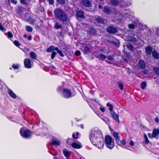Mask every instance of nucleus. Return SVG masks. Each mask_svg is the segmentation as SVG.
<instances>
[{
	"mask_svg": "<svg viewBox=\"0 0 159 159\" xmlns=\"http://www.w3.org/2000/svg\"><path fill=\"white\" fill-rule=\"evenodd\" d=\"M89 139L92 143H96L98 141L103 140V136L101 131L97 128L92 129L89 134Z\"/></svg>",
	"mask_w": 159,
	"mask_h": 159,
	"instance_id": "1",
	"label": "nucleus"
},
{
	"mask_svg": "<svg viewBox=\"0 0 159 159\" xmlns=\"http://www.w3.org/2000/svg\"><path fill=\"white\" fill-rule=\"evenodd\" d=\"M55 17L61 21H66L68 15L62 9L60 8L56 9L54 11Z\"/></svg>",
	"mask_w": 159,
	"mask_h": 159,
	"instance_id": "2",
	"label": "nucleus"
},
{
	"mask_svg": "<svg viewBox=\"0 0 159 159\" xmlns=\"http://www.w3.org/2000/svg\"><path fill=\"white\" fill-rule=\"evenodd\" d=\"M105 141L107 147L110 149H112L114 146V139L109 135L105 136Z\"/></svg>",
	"mask_w": 159,
	"mask_h": 159,
	"instance_id": "3",
	"label": "nucleus"
},
{
	"mask_svg": "<svg viewBox=\"0 0 159 159\" xmlns=\"http://www.w3.org/2000/svg\"><path fill=\"white\" fill-rule=\"evenodd\" d=\"M20 132L21 135L25 138H29L32 135V133L30 130L24 128H21Z\"/></svg>",
	"mask_w": 159,
	"mask_h": 159,
	"instance_id": "4",
	"label": "nucleus"
},
{
	"mask_svg": "<svg viewBox=\"0 0 159 159\" xmlns=\"http://www.w3.org/2000/svg\"><path fill=\"white\" fill-rule=\"evenodd\" d=\"M24 65L25 67L28 69L31 68L33 66V65L31 64L30 60L29 58L24 59Z\"/></svg>",
	"mask_w": 159,
	"mask_h": 159,
	"instance_id": "5",
	"label": "nucleus"
},
{
	"mask_svg": "<svg viewBox=\"0 0 159 159\" xmlns=\"http://www.w3.org/2000/svg\"><path fill=\"white\" fill-rule=\"evenodd\" d=\"M138 39L139 38L138 36L136 35L133 34H131V36H128L127 39V40L134 42H137Z\"/></svg>",
	"mask_w": 159,
	"mask_h": 159,
	"instance_id": "6",
	"label": "nucleus"
},
{
	"mask_svg": "<svg viewBox=\"0 0 159 159\" xmlns=\"http://www.w3.org/2000/svg\"><path fill=\"white\" fill-rule=\"evenodd\" d=\"M103 140H100L99 141H98L97 143H92L99 149L102 148L104 146V143L103 142Z\"/></svg>",
	"mask_w": 159,
	"mask_h": 159,
	"instance_id": "7",
	"label": "nucleus"
},
{
	"mask_svg": "<svg viewBox=\"0 0 159 159\" xmlns=\"http://www.w3.org/2000/svg\"><path fill=\"white\" fill-rule=\"evenodd\" d=\"M63 96L65 98H68L71 96V92L68 89H63Z\"/></svg>",
	"mask_w": 159,
	"mask_h": 159,
	"instance_id": "8",
	"label": "nucleus"
},
{
	"mask_svg": "<svg viewBox=\"0 0 159 159\" xmlns=\"http://www.w3.org/2000/svg\"><path fill=\"white\" fill-rule=\"evenodd\" d=\"M110 113L112 117L115 120L117 123H119L120 122V120L119 116L114 111L111 112Z\"/></svg>",
	"mask_w": 159,
	"mask_h": 159,
	"instance_id": "9",
	"label": "nucleus"
},
{
	"mask_svg": "<svg viewBox=\"0 0 159 159\" xmlns=\"http://www.w3.org/2000/svg\"><path fill=\"white\" fill-rule=\"evenodd\" d=\"M81 3L83 5L86 7H89L91 5L90 2L88 0H82Z\"/></svg>",
	"mask_w": 159,
	"mask_h": 159,
	"instance_id": "10",
	"label": "nucleus"
},
{
	"mask_svg": "<svg viewBox=\"0 0 159 159\" xmlns=\"http://www.w3.org/2000/svg\"><path fill=\"white\" fill-rule=\"evenodd\" d=\"M52 143L53 144L59 146L60 144V142L57 138L55 137H53L52 139Z\"/></svg>",
	"mask_w": 159,
	"mask_h": 159,
	"instance_id": "11",
	"label": "nucleus"
},
{
	"mask_svg": "<svg viewBox=\"0 0 159 159\" xmlns=\"http://www.w3.org/2000/svg\"><path fill=\"white\" fill-rule=\"evenodd\" d=\"M8 93L10 96L13 98L15 99L16 98V95L11 89H8Z\"/></svg>",
	"mask_w": 159,
	"mask_h": 159,
	"instance_id": "12",
	"label": "nucleus"
},
{
	"mask_svg": "<svg viewBox=\"0 0 159 159\" xmlns=\"http://www.w3.org/2000/svg\"><path fill=\"white\" fill-rule=\"evenodd\" d=\"M107 31L110 33H115L116 32V30L114 27L110 26L107 28Z\"/></svg>",
	"mask_w": 159,
	"mask_h": 159,
	"instance_id": "13",
	"label": "nucleus"
},
{
	"mask_svg": "<svg viewBox=\"0 0 159 159\" xmlns=\"http://www.w3.org/2000/svg\"><path fill=\"white\" fill-rule=\"evenodd\" d=\"M72 146L75 148H81V144L80 143H74L71 144Z\"/></svg>",
	"mask_w": 159,
	"mask_h": 159,
	"instance_id": "14",
	"label": "nucleus"
},
{
	"mask_svg": "<svg viewBox=\"0 0 159 159\" xmlns=\"http://www.w3.org/2000/svg\"><path fill=\"white\" fill-rule=\"evenodd\" d=\"M139 66L140 67L143 69L145 68L146 66L144 62L142 60H140L139 63Z\"/></svg>",
	"mask_w": 159,
	"mask_h": 159,
	"instance_id": "15",
	"label": "nucleus"
},
{
	"mask_svg": "<svg viewBox=\"0 0 159 159\" xmlns=\"http://www.w3.org/2000/svg\"><path fill=\"white\" fill-rule=\"evenodd\" d=\"M88 33L89 34L93 35L96 33V31L95 29L93 28H90L88 30Z\"/></svg>",
	"mask_w": 159,
	"mask_h": 159,
	"instance_id": "16",
	"label": "nucleus"
},
{
	"mask_svg": "<svg viewBox=\"0 0 159 159\" xmlns=\"http://www.w3.org/2000/svg\"><path fill=\"white\" fill-rule=\"evenodd\" d=\"M76 14L77 16L80 18H82L84 17V13L82 11H77L76 12Z\"/></svg>",
	"mask_w": 159,
	"mask_h": 159,
	"instance_id": "17",
	"label": "nucleus"
},
{
	"mask_svg": "<svg viewBox=\"0 0 159 159\" xmlns=\"http://www.w3.org/2000/svg\"><path fill=\"white\" fill-rule=\"evenodd\" d=\"M145 50L146 53L147 55H150L152 51V48L150 46H148L146 48Z\"/></svg>",
	"mask_w": 159,
	"mask_h": 159,
	"instance_id": "18",
	"label": "nucleus"
},
{
	"mask_svg": "<svg viewBox=\"0 0 159 159\" xmlns=\"http://www.w3.org/2000/svg\"><path fill=\"white\" fill-rule=\"evenodd\" d=\"M152 134L154 137H155L156 136L158 135L159 134V129H154L153 130Z\"/></svg>",
	"mask_w": 159,
	"mask_h": 159,
	"instance_id": "19",
	"label": "nucleus"
},
{
	"mask_svg": "<svg viewBox=\"0 0 159 159\" xmlns=\"http://www.w3.org/2000/svg\"><path fill=\"white\" fill-rule=\"evenodd\" d=\"M30 55L31 57L34 59H36L37 55L36 53L33 52H30Z\"/></svg>",
	"mask_w": 159,
	"mask_h": 159,
	"instance_id": "20",
	"label": "nucleus"
},
{
	"mask_svg": "<svg viewBox=\"0 0 159 159\" xmlns=\"http://www.w3.org/2000/svg\"><path fill=\"white\" fill-rule=\"evenodd\" d=\"M56 47L54 46H50L47 49V52H51L52 51L55 50Z\"/></svg>",
	"mask_w": 159,
	"mask_h": 159,
	"instance_id": "21",
	"label": "nucleus"
},
{
	"mask_svg": "<svg viewBox=\"0 0 159 159\" xmlns=\"http://www.w3.org/2000/svg\"><path fill=\"white\" fill-rule=\"evenodd\" d=\"M152 55L155 59H158L159 58V54L155 51L152 52Z\"/></svg>",
	"mask_w": 159,
	"mask_h": 159,
	"instance_id": "22",
	"label": "nucleus"
},
{
	"mask_svg": "<svg viewBox=\"0 0 159 159\" xmlns=\"http://www.w3.org/2000/svg\"><path fill=\"white\" fill-rule=\"evenodd\" d=\"M111 4L113 6H116L120 3L118 0H111Z\"/></svg>",
	"mask_w": 159,
	"mask_h": 159,
	"instance_id": "23",
	"label": "nucleus"
},
{
	"mask_svg": "<svg viewBox=\"0 0 159 159\" xmlns=\"http://www.w3.org/2000/svg\"><path fill=\"white\" fill-rule=\"evenodd\" d=\"M103 11L107 14H109L111 12V10L108 7H105L103 8Z\"/></svg>",
	"mask_w": 159,
	"mask_h": 159,
	"instance_id": "24",
	"label": "nucleus"
},
{
	"mask_svg": "<svg viewBox=\"0 0 159 159\" xmlns=\"http://www.w3.org/2000/svg\"><path fill=\"white\" fill-rule=\"evenodd\" d=\"M98 23L103 24L104 22V20L100 17H98L96 19Z\"/></svg>",
	"mask_w": 159,
	"mask_h": 159,
	"instance_id": "25",
	"label": "nucleus"
},
{
	"mask_svg": "<svg viewBox=\"0 0 159 159\" xmlns=\"http://www.w3.org/2000/svg\"><path fill=\"white\" fill-rule=\"evenodd\" d=\"M84 52L85 54H87L89 51L90 49L88 47L84 46Z\"/></svg>",
	"mask_w": 159,
	"mask_h": 159,
	"instance_id": "26",
	"label": "nucleus"
},
{
	"mask_svg": "<svg viewBox=\"0 0 159 159\" xmlns=\"http://www.w3.org/2000/svg\"><path fill=\"white\" fill-rule=\"evenodd\" d=\"M63 152L64 155L66 157H68L70 155V152L66 149L64 150Z\"/></svg>",
	"mask_w": 159,
	"mask_h": 159,
	"instance_id": "27",
	"label": "nucleus"
},
{
	"mask_svg": "<svg viewBox=\"0 0 159 159\" xmlns=\"http://www.w3.org/2000/svg\"><path fill=\"white\" fill-rule=\"evenodd\" d=\"M113 135L114 137L118 140V141L120 139V137L119 135L118 134L117 132H114L113 133Z\"/></svg>",
	"mask_w": 159,
	"mask_h": 159,
	"instance_id": "28",
	"label": "nucleus"
},
{
	"mask_svg": "<svg viewBox=\"0 0 159 159\" xmlns=\"http://www.w3.org/2000/svg\"><path fill=\"white\" fill-rule=\"evenodd\" d=\"M120 4L122 6H130L131 5V3L130 2H128L127 3H125V2H124L123 1H121L120 2Z\"/></svg>",
	"mask_w": 159,
	"mask_h": 159,
	"instance_id": "29",
	"label": "nucleus"
},
{
	"mask_svg": "<svg viewBox=\"0 0 159 159\" xmlns=\"http://www.w3.org/2000/svg\"><path fill=\"white\" fill-rule=\"evenodd\" d=\"M55 51H57V53L60 54L61 56L63 57L64 55L62 53V52L57 47H56Z\"/></svg>",
	"mask_w": 159,
	"mask_h": 159,
	"instance_id": "30",
	"label": "nucleus"
},
{
	"mask_svg": "<svg viewBox=\"0 0 159 159\" xmlns=\"http://www.w3.org/2000/svg\"><path fill=\"white\" fill-rule=\"evenodd\" d=\"M107 107H109V109L110 111V112L111 111H112L113 109V106L111 104H110L109 103H108L107 104Z\"/></svg>",
	"mask_w": 159,
	"mask_h": 159,
	"instance_id": "31",
	"label": "nucleus"
},
{
	"mask_svg": "<svg viewBox=\"0 0 159 159\" xmlns=\"http://www.w3.org/2000/svg\"><path fill=\"white\" fill-rule=\"evenodd\" d=\"M98 57L99 58H103V59H106L107 58V57L106 56L103 55L102 53H100L98 54Z\"/></svg>",
	"mask_w": 159,
	"mask_h": 159,
	"instance_id": "32",
	"label": "nucleus"
},
{
	"mask_svg": "<svg viewBox=\"0 0 159 159\" xmlns=\"http://www.w3.org/2000/svg\"><path fill=\"white\" fill-rule=\"evenodd\" d=\"M126 47L130 50L132 51L133 50V46L131 44L129 43L127 44L126 45Z\"/></svg>",
	"mask_w": 159,
	"mask_h": 159,
	"instance_id": "33",
	"label": "nucleus"
},
{
	"mask_svg": "<svg viewBox=\"0 0 159 159\" xmlns=\"http://www.w3.org/2000/svg\"><path fill=\"white\" fill-rule=\"evenodd\" d=\"M20 66L18 64H13L12 66V67L13 68L15 69H17L20 67Z\"/></svg>",
	"mask_w": 159,
	"mask_h": 159,
	"instance_id": "34",
	"label": "nucleus"
},
{
	"mask_svg": "<svg viewBox=\"0 0 159 159\" xmlns=\"http://www.w3.org/2000/svg\"><path fill=\"white\" fill-rule=\"evenodd\" d=\"M26 29L27 31L30 32H31L33 30V29L30 26H26Z\"/></svg>",
	"mask_w": 159,
	"mask_h": 159,
	"instance_id": "35",
	"label": "nucleus"
},
{
	"mask_svg": "<svg viewBox=\"0 0 159 159\" xmlns=\"http://www.w3.org/2000/svg\"><path fill=\"white\" fill-rule=\"evenodd\" d=\"M144 138L145 139V143L147 144L148 143H149V140H148V139L147 138V136L146 134H144Z\"/></svg>",
	"mask_w": 159,
	"mask_h": 159,
	"instance_id": "36",
	"label": "nucleus"
},
{
	"mask_svg": "<svg viewBox=\"0 0 159 159\" xmlns=\"http://www.w3.org/2000/svg\"><path fill=\"white\" fill-rule=\"evenodd\" d=\"M141 86L143 89H144L146 86V83L145 82H143L141 84Z\"/></svg>",
	"mask_w": 159,
	"mask_h": 159,
	"instance_id": "37",
	"label": "nucleus"
},
{
	"mask_svg": "<svg viewBox=\"0 0 159 159\" xmlns=\"http://www.w3.org/2000/svg\"><path fill=\"white\" fill-rule=\"evenodd\" d=\"M153 70L156 73V74L159 75V68H154Z\"/></svg>",
	"mask_w": 159,
	"mask_h": 159,
	"instance_id": "38",
	"label": "nucleus"
},
{
	"mask_svg": "<svg viewBox=\"0 0 159 159\" xmlns=\"http://www.w3.org/2000/svg\"><path fill=\"white\" fill-rule=\"evenodd\" d=\"M5 34L7 35L8 37L9 38H11L13 37L12 34L10 32H8L7 34L6 33Z\"/></svg>",
	"mask_w": 159,
	"mask_h": 159,
	"instance_id": "39",
	"label": "nucleus"
},
{
	"mask_svg": "<svg viewBox=\"0 0 159 159\" xmlns=\"http://www.w3.org/2000/svg\"><path fill=\"white\" fill-rule=\"evenodd\" d=\"M79 134V133L78 132H76V135L75 134L73 133L72 134V137L74 139H77L78 138V135Z\"/></svg>",
	"mask_w": 159,
	"mask_h": 159,
	"instance_id": "40",
	"label": "nucleus"
},
{
	"mask_svg": "<svg viewBox=\"0 0 159 159\" xmlns=\"http://www.w3.org/2000/svg\"><path fill=\"white\" fill-rule=\"evenodd\" d=\"M55 26V28L57 29H59L61 27V25L57 23H56Z\"/></svg>",
	"mask_w": 159,
	"mask_h": 159,
	"instance_id": "41",
	"label": "nucleus"
},
{
	"mask_svg": "<svg viewBox=\"0 0 159 159\" xmlns=\"http://www.w3.org/2000/svg\"><path fill=\"white\" fill-rule=\"evenodd\" d=\"M14 44L16 46L19 47L20 45V44L19 42L17 40H15L14 42Z\"/></svg>",
	"mask_w": 159,
	"mask_h": 159,
	"instance_id": "42",
	"label": "nucleus"
},
{
	"mask_svg": "<svg viewBox=\"0 0 159 159\" xmlns=\"http://www.w3.org/2000/svg\"><path fill=\"white\" fill-rule=\"evenodd\" d=\"M119 87L121 90H123V84L121 83H119Z\"/></svg>",
	"mask_w": 159,
	"mask_h": 159,
	"instance_id": "43",
	"label": "nucleus"
},
{
	"mask_svg": "<svg viewBox=\"0 0 159 159\" xmlns=\"http://www.w3.org/2000/svg\"><path fill=\"white\" fill-rule=\"evenodd\" d=\"M57 54V53L55 52H53L51 55V58L53 59L54 58L55 55Z\"/></svg>",
	"mask_w": 159,
	"mask_h": 159,
	"instance_id": "44",
	"label": "nucleus"
},
{
	"mask_svg": "<svg viewBox=\"0 0 159 159\" xmlns=\"http://www.w3.org/2000/svg\"><path fill=\"white\" fill-rule=\"evenodd\" d=\"M57 1L59 3L64 4L66 2V0H57Z\"/></svg>",
	"mask_w": 159,
	"mask_h": 159,
	"instance_id": "45",
	"label": "nucleus"
},
{
	"mask_svg": "<svg viewBox=\"0 0 159 159\" xmlns=\"http://www.w3.org/2000/svg\"><path fill=\"white\" fill-rule=\"evenodd\" d=\"M129 27L131 29H134L135 27V25L133 24H130L129 25Z\"/></svg>",
	"mask_w": 159,
	"mask_h": 159,
	"instance_id": "46",
	"label": "nucleus"
},
{
	"mask_svg": "<svg viewBox=\"0 0 159 159\" xmlns=\"http://www.w3.org/2000/svg\"><path fill=\"white\" fill-rule=\"evenodd\" d=\"M75 55L77 56H79L80 54V51H76L75 52Z\"/></svg>",
	"mask_w": 159,
	"mask_h": 159,
	"instance_id": "47",
	"label": "nucleus"
},
{
	"mask_svg": "<svg viewBox=\"0 0 159 159\" xmlns=\"http://www.w3.org/2000/svg\"><path fill=\"white\" fill-rule=\"evenodd\" d=\"M120 143L122 145H125L126 143V142L125 139H122L120 141Z\"/></svg>",
	"mask_w": 159,
	"mask_h": 159,
	"instance_id": "48",
	"label": "nucleus"
},
{
	"mask_svg": "<svg viewBox=\"0 0 159 159\" xmlns=\"http://www.w3.org/2000/svg\"><path fill=\"white\" fill-rule=\"evenodd\" d=\"M107 58L109 60L112 61L113 60V57L110 56L107 57Z\"/></svg>",
	"mask_w": 159,
	"mask_h": 159,
	"instance_id": "49",
	"label": "nucleus"
},
{
	"mask_svg": "<svg viewBox=\"0 0 159 159\" xmlns=\"http://www.w3.org/2000/svg\"><path fill=\"white\" fill-rule=\"evenodd\" d=\"M148 135L149 138H150L152 139L153 138H154L152 134L151 133H149L148 134Z\"/></svg>",
	"mask_w": 159,
	"mask_h": 159,
	"instance_id": "50",
	"label": "nucleus"
},
{
	"mask_svg": "<svg viewBox=\"0 0 159 159\" xmlns=\"http://www.w3.org/2000/svg\"><path fill=\"white\" fill-rule=\"evenodd\" d=\"M99 109L102 112H104L105 111V108L103 107H100L99 108Z\"/></svg>",
	"mask_w": 159,
	"mask_h": 159,
	"instance_id": "51",
	"label": "nucleus"
},
{
	"mask_svg": "<svg viewBox=\"0 0 159 159\" xmlns=\"http://www.w3.org/2000/svg\"><path fill=\"white\" fill-rule=\"evenodd\" d=\"M48 2L51 5H53L54 3V1L53 0H47Z\"/></svg>",
	"mask_w": 159,
	"mask_h": 159,
	"instance_id": "52",
	"label": "nucleus"
},
{
	"mask_svg": "<svg viewBox=\"0 0 159 159\" xmlns=\"http://www.w3.org/2000/svg\"><path fill=\"white\" fill-rule=\"evenodd\" d=\"M102 119L103 121H106L107 120H108V121L109 120V119L107 117H104Z\"/></svg>",
	"mask_w": 159,
	"mask_h": 159,
	"instance_id": "53",
	"label": "nucleus"
},
{
	"mask_svg": "<svg viewBox=\"0 0 159 159\" xmlns=\"http://www.w3.org/2000/svg\"><path fill=\"white\" fill-rule=\"evenodd\" d=\"M129 144L131 146H133L134 145V142L132 140L130 141L129 143Z\"/></svg>",
	"mask_w": 159,
	"mask_h": 159,
	"instance_id": "54",
	"label": "nucleus"
},
{
	"mask_svg": "<svg viewBox=\"0 0 159 159\" xmlns=\"http://www.w3.org/2000/svg\"><path fill=\"white\" fill-rule=\"evenodd\" d=\"M11 2L12 3L15 4H16L17 3L16 1L15 0H11Z\"/></svg>",
	"mask_w": 159,
	"mask_h": 159,
	"instance_id": "55",
	"label": "nucleus"
},
{
	"mask_svg": "<svg viewBox=\"0 0 159 159\" xmlns=\"http://www.w3.org/2000/svg\"><path fill=\"white\" fill-rule=\"evenodd\" d=\"M29 21L30 22V23L32 24L35 22V20L34 19H32L31 20H30Z\"/></svg>",
	"mask_w": 159,
	"mask_h": 159,
	"instance_id": "56",
	"label": "nucleus"
},
{
	"mask_svg": "<svg viewBox=\"0 0 159 159\" xmlns=\"http://www.w3.org/2000/svg\"><path fill=\"white\" fill-rule=\"evenodd\" d=\"M115 12L116 13L115 15H116V16H117V14H120V13L116 10H115Z\"/></svg>",
	"mask_w": 159,
	"mask_h": 159,
	"instance_id": "57",
	"label": "nucleus"
},
{
	"mask_svg": "<svg viewBox=\"0 0 159 159\" xmlns=\"http://www.w3.org/2000/svg\"><path fill=\"white\" fill-rule=\"evenodd\" d=\"M155 121L157 123L159 122V119L157 117H156L155 118Z\"/></svg>",
	"mask_w": 159,
	"mask_h": 159,
	"instance_id": "58",
	"label": "nucleus"
},
{
	"mask_svg": "<svg viewBox=\"0 0 159 159\" xmlns=\"http://www.w3.org/2000/svg\"><path fill=\"white\" fill-rule=\"evenodd\" d=\"M73 140L72 139H68L67 140V142L69 143L71 141H72Z\"/></svg>",
	"mask_w": 159,
	"mask_h": 159,
	"instance_id": "59",
	"label": "nucleus"
},
{
	"mask_svg": "<svg viewBox=\"0 0 159 159\" xmlns=\"http://www.w3.org/2000/svg\"><path fill=\"white\" fill-rule=\"evenodd\" d=\"M20 2L23 4L25 3V0H20Z\"/></svg>",
	"mask_w": 159,
	"mask_h": 159,
	"instance_id": "60",
	"label": "nucleus"
},
{
	"mask_svg": "<svg viewBox=\"0 0 159 159\" xmlns=\"http://www.w3.org/2000/svg\"><path fill=\"white\" fill-rule=\"evenodd\" d=\"M50 67L51 68H53L54 69H56L55 67L53 65H51Z\"/></svg>",
	"mask_w": 159,
	"mask_h": 159,
	"instance_id": "61",
	"label": "nucleus"
},
{
	"mask_svg": "<svg viewBox=\"0 0 159 159\" xmlns=\"http://www.w3.org/2000/svg\"><path fill=\"white\" fill-rule=\"evenodd\" d=\"M28 40H30L31 39V36H29L28 38Z\"/></svg>",
	"mask_w": 159,
	"mask_h": 159,
	"instance_id": "62",
	"label": "nucleus"
},
{
	"mask_svg": "<svg viewBox=\"0 0 159 159\" xmlns=\"http://www.w3.org/2000/svg\"><path fill=\"white\" fill-rule=\"evenodd\" d=\"M80 127L82 128H84V125H80Z\"/></svg>",
	"mask_w": 159,
	"mask_h": 159,
	"instance_id": "63",
	"label": "nucleus"
},
{
	"mask_svg": "<svg viewBox=\"0 0 159 159\" xmlns=\"http://www.w3.org/2000/svg\"><path fill=\"white\" fill-rule=\"evenodd\" d=\"M98 7H99V8H102V6H101V5H99Z\"/></svg>",
	"mask_w": 159,
	"mask_h": 159,
	"instance_id": "64",
	"label": "nucleus"
}]
</instances>
